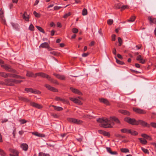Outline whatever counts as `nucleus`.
Segmentation results:
<instances>
[{"mask_svg":"<svg viewBox=\"0 0 156 156\" xmlns=\"http://www.w3.org/2000/svg\"><path fill=\"white\" fill-rule=\"evenodd\" d=\"M33 14L36 17H40V14L39 13H37L35 11H34V12Z\"/></svg>","mask_w":156,"mask_h":156,"instance_id":"09e8293b","label":"nucleus"},{"mask_svg":"<svg viewBox=\"0 0 156 156\" xmlns=\"http://www.w3.org/2000/svg\"><path fill=\"white\" fill-rule=\"evenodd\" d=\"M13 27L16 29H17L19 27V25L18 24H12Z\"/></svg>","mask_w":156,"mask_h":156,"instance_id":"4d7b16f0","label":"nucleus"},{"mask_svg":"<svg viewBox=\"0 0 156 156\" xmlns=\"http://www.w3.org/2000/svg\"><path fill=\"white\" fill-rule=\"evenodd\" d=\"M45 87L48 90H50L51 86L50 85L48 84H46L44 85Z\"/></svg>","mask_w":156,"mask_h":156,"instance_id":"3c124183","label":"nucleus"},{"mask_svg":"<svg viewBox=\"0 0 156 156\" xmlns=\"http://www.w3.org/2000/svg\"><path fill=\"white\" fill-rule=\"evenodd\" d=\"M151 125L152 127L154 128H156V123L151 122Z\"/></svg>","mask_w":156,"mask_h":156,"instance_id":"680f3d73","label":"nucleus"},{"mask_svg":"<svg viewBox=\"0 0 156 156\" xmlns=\"http://www.w3.org/2000/svg\"><path fill=\"white\" fill-rule=\"evenodd\" d=\"M7 75L8 77H10L16 78V75L13 74L7 73Z\"/></svg>","mask_w":156,"mask_h":156,"instance_id":"e433bc0d","label":"nucleus"},{"mask_svg":"<svg viewBox=\"0 0 156 156\" xmlns=\"http://www.w3.org/2000/svg\"><path fill=\"white\" fill-rule=\"evenodd\" d=\"M120 151L121 152L124 153H126L129 152V150L128 149L126 148H122L121 149Z\"/></svg>","mask_w":156,"mask_h":156,"instance_id":"2f4dec72","label":"nucleus"},{"mask_svg":"<svg viewBox=\"0 0 156 156\" xmlns=\"http://www.w3.org/2000/svg\"><path fill=\"white\" fill-rule=\"evenodd\" d=\"M121 132L122 133H129V129H122L121 130Z\"/></svg>","mask_w":156,"mask_h":156,"instance_id":"c9c22d12","label":"nucleus"},{"mask_svg":"<svg viewBox=\"0 0 156 156\" xmlns=\"http://www.w3.org/2000/svg\"><path fill=\"white\" fill-rule=\"evenodd\" d=\"M89 55V53L88 52L86 53H83L82 54V56L83 57H86L87 56Z\"/></svg>","mask_w":156,"mask_h":156,"instance_id":"e2e57ef3","label":"nucleus"},{"mask_svg":"<svg viewBox=\"0 0 156 156\" xmlns=\"http://www.w3.org/2000/svg\"><path fill=\"white\" fill-rule=\"evenodd\" d=\"M116 62L117 63L120 65H123L124 64V63L123 62L117 59L116 58Z\"/></svg>","mask_w":156,"mask_h":156,"instance_id":"8fccbe9b","label":"nucleus"},{"mask_svg":"<svg viewBox=\"0 0 156 156\" xmlns=\"http://www.w3.org/2000/svg\"><path fill=\"white\" fill-rule=\"evenodd\" d=\"M51 115L54 118H57L58 117V116L56 114H52Z\"/></svg>","mask_w":156,"mask_h":156,"instance_id":"774afa93","label":"nucleus"},{"mask_svg":"<svg viewBox=\"0 0 156 156\" xmlns=\"http://www.w3.org/2000/svg\"><path fill=\"white\" fill-rule=\"evenodd\" d=\"M136 17L134 16H132L129 20L128 21L129 22H132L134 21Z\"/></svg>","mask_w":156,"mask_h":156,"instance_id":"c756f323","label":"nucleus"},{"mask_svg":"<svg viewBox=\"0 0 156 156\" xmlns=\"http://www.w3.org/2000/svg\"><path fill=\"white\" fill-rule=\"evenodd\" d=\"M30 105L36 108L41 109L43 108V106L40 105L34 102H30Z\"/></svg>","mask_w":156,"mask_h":156,"instance_id":"9d476101","label":"nucleus"},{"mask_svg":"<svg viewBox=\"0 0 156 156\" xmlns=\"http://www.w3.org/2000/svg\"><path fill=\"white\" fill-rule=\"evenodd\" d=\"M22 100L24 101L27 102H31L30 100L26 98H23Z\"/></svg>","mask_w":156,"mask_h":156,"instance_id":"13d9d810","label":"nucleus"},{"mask_svg":"<svg viewBox=\"0 0 156 156\" xmlns=\"http://www.w3.org/2000/svg\"><path fill=\"white\" fill-rule=\"evenodd\" d=\"M23 18L25 21H29V16L27 14V12H24L23 15Z\"/></svg>","mask_w":156,"mask_h":156,"instance_id":"412c9836","label":"nucleus"},{"mask_svg":"<svg viewBox=\"0 0 156 156\" xmlns=\"http://www.w3.org/2000/svg\"><path fill=\"white\" fill-rule=\"evenodd\" d=\"M34 27L33 24H30L29 27V29L31 31H34Z\"/></svg>","mask_w":156,"mask_h":156,"instance_id":"a18cd8bd","label":"nucleus"},{"mask_svg":"<svg viewBox=\"0 0 156 156\" xmlns=\"http://www.w3.org/2000/svg\"><path fill=\"white\" fill-rule=\"evenodd\" d=\"M53 75L55 76L57 78L60 80H65V77L64 75H61L56 73H54Z\"/></svg>","mask_w":156,"mask_h":156,"instance_id":"6ab92c4d","label":"nucleus"},{"mask_svg":"<svg viewBox=\"0 0 156 156\" xmlns=\"http://www.w3.org/2000/svg\"><path fill=\"white\" fill-rule=\"evenodd\" d=\"M111 154H115L117 155L118 154L117 152L116 151H112L110 153Z\"/></svg>","mask_w":156,"mask_h":156,"instance_id":"338daca9","label":"nucleus"},{"mask_svg":"<svg viewBox=\"0 0 156 156\" xmlns=\"http://www.w3.org/2000/svg\"><path fill=\"white\" fill-rule=\"evenodd\" d=\"M141 149L142 150V151L144 153H145L146 154H149V151L147 149L144 148L143 147H142L141 148Z\"/></svg>","mask_w":156,"mask_h":156,"instance_id":"58836bf2","label":"nucleus"},{"mask_svg":"<svg viewBox=\"0 0 156 156\" xmlns=\"http://www.w3.org/2000/svg\"><path fill=\"white\" fill-rule=\"evenodd\" d=\"M148 19L149 20L151 24H152L153 23L156 24V18L149 16L148 17Z\"/></svg>","mask_w":156,"mask_h":156,"instance_id":"4468645a","label":"nucleus"},{"mask_svg":"<svg viewBox=\"0 0 156 156\" xmlns=\"http://www.w3.org/2000/svg\"><path fill=\"white\" fill-rule=\"evenodd\" d=\"M99 132L100 133L102 134L104 136H107L108 137H109L110 134V133L107 132L105 131L102 130H99Z\"/></svg>","mask_w":156,"mask_h":156,"instance_id":"a211bd4d","label":"nucleus"},{"mask_svg":"<svg viewBox=\"0 0 156 156\" xmlns=\"http://www.w3.org/2000/svg\"><path fill=\"white\" fill-rule=\"evenodd\" d=\"M4 63V61L0 59V65L2 68L8 72L17 73L15 69H12L10 66L6 64L3 65Z\"/></svg>","mask_w":156,"mask_h":156,"instance_id":"f03ea898","label":"nucleus"},{"mask_svg":"<svg viewBox=\"0 0 156 156\" xmlns=\"http://www.w3.org/2000/svg\"><path fill=\"white\" fill-rule=\"evenodd\" d=\"M70 89L72 92L75 94H77L79 95H82V93L80 91L72 87H70Z\"/></svg>","mask_w":156,"mask_h":156,"instance_id":"ddd939ff","label":"nucleus"},{"mask_svg":"<svg viewBox=\"0 0 156 156\" xmlns=\"http://www.w3.org/2000/svg\"><path fill=\"white\" fill-rule=\"evenodd\" d=\"M136 59L137 60L139 61L140 63L142 64L144 63L145 62V59H144L141 55H139L137 56Z\"/></svg>","mask_w":156,"mask_h":156,"instance_id":"f8f14e48","label":"nucleus"},{"mask_svg":"<svg viewBox=\"0 0 156 156\" xmlns=\"http://www.w3.org/2000/svg\"><path fill=\"white\" fill-rule=\"evenodd\" d=\"M55 100L56 101H61L65 104H69V102L68 100H65L58 97H55Z\"/></svg>","mask_w":156,"mask_h":156,"instance_id":"9b49d317","label":"nucleus"},{"mask_svg":"<svg viewBox=\"0 0 156 156\" xmlns=\"http://www.w3.org/2000/svg\"><path fill=\"white\" fill-rule=\"evenodd\" d=\"M26 76L29 77H36V74H34L32 72L27 71Z\"/></svg>","mask_w":156,"mask_h":156,"instance_id":"aec40b11","label":"nucleus"},{"mask_svg":"<svg viewBox=\"0 0 156 156\" xmlns=\"http://www.w3.org/2000/svg\"><path fill=\"white\" fill-rule=\"evenodd\" d=\"M128 8V6L127 5H123L121 7V10H122L125 9H127Z\"/></svg>","mask_w":156,"mask_h":156,"instance_id":"5fc2aeb1","label":"nucleus"},{"mask_svg":"<svg viewBox=\"0 0 156 156\" xmlns=\"http://www.w3.org/2000/svg\"><path fill=\"white\" fill-rule=\"evenodd\" d=\"M20 147L22 149L25 151H27L28 149V145L26 144H21Z\"/></svg>","mask_w":156,"mask_h":156,"instance_id":"5701e85b","label":"nucleus"},{"mask_svg":"<svg viewBox=\"0 0 156 156\" xmlns=\"http://www.w3.org/2000/svg\"><path fill=\"white\" fill-rule=\"evenodd\" d=\"M87 14V11L86 9L84 8L83 9L82 11V15L83 16H86Z\"/></svg>","mask_w":156,"mask_h":156,"instance_id":"f704fd0d","label":"nucleus"},{"mask_svg":"<svg viewBox=\"0 0 156 156\" xmlns=\"http://www.w3.org/2000/svg\"><path fill=\"white\" fill-rule=\"evenodd\" d=\"M141 136L142 137H143L144 138H145L146 139L147 138V137L149 136L145 133L142 134H141Z\"/></svg>","mask_w":156,"mask_h":156,"instance_id":"6e6d98bb","label":"nucleus"},{"mask_svg":"<svg viewBox=\"0 0 156 156\" xmlns=\"http://www.w3.org/2000/svg\"><path fill=\"white\" fill-rule=\"evenodd\" d=\"M34 93L35 94H39L41 93V92L39 90H34Z\"/></svg>","mask_w":156,"mask_h":156,"instance_id":"052dcab7","label":"nucleus"},{"mask_svg":"<svg viewBox=\"0 0 156 156\" xmlns=\"http://www.w3.org/2000/svg\"><path fill=\"white\" fill-rule=\"evenodd\" d=\"M40 48H49V45L47 42H44L41 44L39 46Z\"/></svg>","mask_w":156,"mask_h":156,"instance_id":"f3484780","label":"nucleus"},{"mask_svg":"<svg viewBox=\"0 0 156 156\" xmlns=\"http://www.w3.org/2000/svg\"><path fill=\"white\" fill-rule=\"evenodd\" d=\"M9 151L15 154L17 156H18L19 152L17 150L12 149H10Z\"/></svg>","mask_w":156,"mask_h":156,"instance_id":"a878e982","label":"nucleus"},{"mask_svg":"<svg viewBox=\"0 0 156 156\" xmlns=\"http://www.w3.org/2000/svg\"><path fill=\"white\" fill-rule=\"evenodd\" d=\"M107 22L108 24L109 25H112L113 23V21L112 19H109L107 20Z\"/></svg>","mask_w":156,"mask_h":156,"instance_id":"37998d69","label":"nucleus"},{"mask_svg":"<svg viewBox=\"0 0 156 156\" xmlns=\"http://www.w3.org/2000/svg\"><path fill=\"white\" fill-rule=\"evenodd\" d=\"M135 124L136 125H140L144 127H149V125L147 124V122L142 120H139L137 121V122Z\"/></svg>","mask_w":156,"mask_h":156,"instance_id":"39448f33","label":"nucleus"},{"mask_svg":"<svg viewBox=\"0 0 156 156\" xmlns=\"http://www.w3.org/2000/svg\"><path fill=\"white\" fill-rule=\"evenodd\" d=\"M14 83L16 84L20 83L21 82H23L22 80H19L14 79Z\"/></svg>","mask_w":156,"mask_h":156,"instance_id":"de8ad7c7","label":"nucleus"},{"mask_svg":"<svg viewBox=\"0 0 156 156\" xmlns=\"http://www.w3.org/2000/svg\"><path fill=\"white\" fill-rule=\"evenodd\" d=\"M14 79H6L4 80L5 85L8 86H13L14 85Z\"/></svg>","mask_w":156,"mask_h":156,"instance_id":"0eeeda50","label":"nucleus"},{"mask_svg":"<svg viewBox=\"0 0 156 156\" xmlns=\"http://www.w3.org/2000/svg\"><path fill=\"white\" fill-rule=\"evenodd\" d=\"M69 99L75 103L78 104L79 105H82V102L78 98H69Z\"/></svg>","mask_w":156,"mask_h":156,"instance_id":"1a4fd4ad","label":"nucleus"},{"mask_svg":"<svg viewBox=\"0 0 156 156\" xmlns=\"http://www.w3.org/2000/svg\"><path fill=\"white\" fill-rule=\"evenodd\" d=\"M112 41H115V34H112Z\"/></svg>","mask_w":156,"mask_h":156,"instance_id":"0e129e2a","label":"nucleus"},{"mask_svg":"<svg viewBox=\"0 0 156 156\" xmlns=\"http://www.w3.org/2000/svg\"><path fill=\"white\" fill-rule=\"evenodd\" d=\"M32 134L38 137H45L44 134L38 133L37 132H34L31 133Z\"/></svg>","mask_w":156,"mask_h":156,"instance_id":"2eb2a0df","label":"nucleus"},{"mask_svg":"<svg viewBox=\"0 0 156 156\" xmlns=\"http://www.w3.org/2000/svg\"><path fill=\"white\" fill-rule=\"evenodd\" d=\"M119 112L125 115H130V113L129 112L124 110H119Z\"/></svg>","mask_w":156,"mask_h":156,"instance_id":"4be33fe9","label":"nucleus"},{"mask_svg":"<svg viewBox=\"0 0 156 156\" xmlns=\"http://www.w3.org/2000/svg\"><path fill=\"white\" fill-rule=\"evenodd\" d=\"M139 140H140V142L143 144L146 145L147 143V141L145 139L139 138Z\"/></svg>","mask_w":156,"mask_h":156,"instance_id":"cd10ccee","label":"nucleus"},{"mask_svg":"<svg viewBox=\"0 0 156 156\" xmlns=\"http://www.w3.org/2000/svg\"><path fill=\"white\" fill-rule=\"evenodd\" d=\"M51 106L54 107V109L57 111H61L63 110V108L60 106H57L54 105H52Z\"/></svg>","mask_w":156,"mask_h":156,"instance_id":"b1692460","label":"nucleus"},{"mask_svg":"<svg viewBox=\"0 0 156 156\" xmlns=\"http://www.w3.org/2000/svg\"><path fill=\"white\" fill-rule=\"evenodd\" d=\"M111 117V120L112 122H113V121H114L117 124H119L120 123V121L117 118L115 117Z\"/></svg>","mask_w":156,"mask_h":156,"instance_id":"393cba45","label":"nucleus"},{"mask_svg":"<svg viewBox=\"0 0 156 156\" xmlns=\"http://www.w3.org/2000/svg\"><path fill=\"white\" fill-rule=\"evenodd\" d=\"M115 7L117 9H119L121 8L122 6L121 4L120 3H119L115 5Z\"/></svg>","mask_w":156,"mask_h":156,"instance_id":"864d4df0","label":"nucleus"},{"mask_svg":"<svg viewBox=\"0 0 156 156\" xmlns=\"http://www.w3.org/2000/svg\"><path fill=\"white\" fill-rule=\"evenodd\" d=\"M118 41L119 43V46H120L122 45V39L120 37H118Z\"/></svg>","mask_w":156,"mask_h":156,"instance_id":"ea45409f","label":"nucleus"},{"mask_svg":"<svg viewBox=\"0 0 156 156\" xmlns=\"http://www.w3.org/2000/svg\"><path fill=\"white\" fill-rule=\"evenodd\" d=\"M0 76L4 78L8 77L7 73H6L3 72H0Z\"/></svg>","mask_w":156,"mask_h":156,"instance_id":"7c9ffc66","label":"nucleus"},{"mask_svg":"<svg viewBox=\"0 0 156 156\" xmlns=\"http://www.w3.org/2000/svg\"><path fill=\"white\" fill-rule=\"evenodd\" d=\"M36 77L37 76H40L44 78H46L48 80L50 78V76L46 74L42 73H36Z\"/></svg>","mask_w":156,"mask_h":156,"instance_id":"423d86ee","label":"nucleus"},{"mask_svg":"<svg viewBox=\"0 0 156 156\" xmlns=\"http://www.w3.org/2000/svg\"><path fill=\"white\" fill-rule=\"evenodd\" d=\"M39 156H50V155L48 154H45L42 152H41L39 153Z\"/></svg>","mask_w":156,"mask_h":156,"instance_id":"4c0bfd02","label":"nucleus"},{"mask_svg":"<svg viewBox=\"0 0 156 156\" xmlns=\"http://www.w3.org/2000/svg\"><path fill=\"white\" fill-rule=\"evenodd\" d=\"M129 133L131 134L132 135H136L138 134V133L136 131L129 129Z\"/></svg>","mask_w":156,"mask_h":156,"instance_id":"bb28decb","label":"nucleus"},{"mask_svg":"<svg viewBox=\"0 0 156 156\" xmlns=\"http://www.w3.org/2000/svg\"><path fill=\"white\" fill-rule=\"evenodd\" d=\"M0 154L2 156H5L6 154L3 150L1 149H0Z\"/></svg>","mask_w":156,"mask_h":156,"instance_id":"79ce46f5","label":"nucleus"},{"mask_svg":"<svg viewBox=\"0 0 156 156\" xmlns=\"http://www.w3.org/2000/svg\"><path fill=\"white\" fill-rule=\"evenodd\" d=\"M106 149L107 151L109 153H110L112 151L111 148L110 147H106Z\"/></svg>","mask_w":156,"mask_h":156,"instance_id":"69168bd1","label":"nucleus"},{"mask_svg":"<svg viewBox=\"0 0 156 156\" xmlns=\"http://www.w3.org/2000/svg\"><path fill=\"white\" fill-rule=\"evenodd\" d=\"M21 124H24L27 122V121L24 119H21L19 120Z\"/></svg>","mask_w":156,"mask_h":156,"instance_id":"49530a36","label":"nucleus"},{"mask_svg":"<svg viewBox=\"0 0 156 156\" xmlns=\"http://www.w3.org/2000/svg\"><path fill=\"white\" fill-rule=\"evenodd\" d=\"M71 15V13L70 12H69L68 13L66 14L63 17L65 18H67L68 17L70 16Z\"/></svg>","mask_w":156,"mask_h":156,"instance_id":"603ef678","label":"nucleus"},{"mask_svg":"<svg viewBox=\"0 0 156 156\" xmlns=\"http://www.w3.org/2000/svg\"><path fill=\"white\" fill-rule=\"evenodd\" d=\"M67 120L73 123L76 124L78 125H80L82 124L83 123V121L76 119L74 118H67Z\"/></svg>","mask_w":156,"mask_h":156,"instance_id":"7ed1b4c3","label":"nucleus"},{"mask_svg":"<svg viewBox=\"0 0 156 156\" xmlns=\"http://www.w3.org/2000/svg\"><path fill=\"white\" fill-rule=\"evenodd\" d=\"M36 27L37 28V29L39 30V31L43 33L44 34L45 33V32L44 31V30L41 27L38 26H36Z\"/></svg>","mask_w":156,"mask_h":156,"instance_id":"72a5a7b5","label":"nucleus"},{"mask_svg":"<svg viewBox=\"0 0 156 156\" xmlns=\"http://www.w3.org/2000/svg\"><path fill=\"white\" fill-rule=\"evenodd\" d=\"M133 111L138 114H145L146 113V112L145 110L137 108H133Z\"/></svg>","mask_w":156,"mask_h":156,"instance_id":"6e6552de","label":"nucleus"},{"mask_svg":"<svg viewBox=\"0 0 156 156\" xmlns=\"http://www.w3.org/2000/svg\"><path fill=\"white\" fill-rule=\"evenodd\" d=\"M97 122L100 123V126L104 128L113 127L114 124L111 120V117L109 118H103L97 119Z\"/></svg>","mask_w":156,"mask_h":156,"instance_id":"f257e3e1","label":"nucleus"},{"mask_svg":"<svg viewBox=\"0 0 156 156\" xmlns=\"http://www.w3.org/2000/svg\"><path fill=\"white\" fill-rule=\"evenodd\" d=\"M72 32L74 34H76L78 32V30L77 29L74 28L72 29Z\"/></svg>","mask_w":156,"mask_h":156,"instance_id":"a19ab883","label":"nucleus"},{"mask_svg":"<svg viewBox=\"0 0 156 156\" xmlns=\"http://www.w3.org/2000/svg\"><path fill=\"white\" fill-rule=\"evenodd\" d=\"M50 53L51 54L53 55H58V53L55 51H52L50 52Z\"/></svg>","mask_w":156,"mask_h":156,"instance_id":"bf43d9fd","label":"nucleus"},{"mask_svg":"<svg viewBox=\"0 0 156 156\" xmlns=\"http://www.w3.org/2000/svg\"><path fill=\"white\" fill-rule=\"evenodd\" d=\"M48 80L50 81L51 83L54 84H58V82L55 80H54L53 79L51 78L50 76V78L48 79Z\"/></svg>","mask_w":156,"mask_h":156,"instance_id":"c85d7f7f","label":"nucleus"},{"mask_svg":"<svg viewBox=\"0 0 156 156\" xmlns=\"http://www.w3.org/2000/svg\"><path fill=\"white\" fill-rule=\"evenodd\" d=\"M124 120L126 122L132 125H136V124L137 122V120L134 119H131L129 117H127L124 119Z\"/></svg>","mask_w":156,"mask_h":156,"instance_id":"20e7f679","label":"nucleus"},{"mask_svg":"<svg viewBox=\"0 0 156 156\" xmlns=\"http://www.w3.org/2000/svg\"><path fill=\"white\" fill-rule=\"evenodd\" d=\"M50 91L54 92H58V90L56 89V88L51 87V89L50 90Z\"/></svg>","mask_w":156,"mask_h":156,"instance_id":"c03bdc74","label":"nucleus"},{"mask_svg":"<svg viewBox=\"0 0 156 156\" xmlns=\"http://www.w3.org/2000/svg\"><path fill=\"white\" fill-rule=\"evenodd\" d=\"M25 90L27 92H30L34 93V90L31 88H26L25 89Z\"/></svg>","mask_w":156,"mask_h":156,"instance_id":"473e14b6","label":"nucleus"},{"mask_svg":"<svg viewBox=\"0 0 156 156\" xmlns=\"http://www.w3.org/2000/svg\"><path fill=\"white\" fill-rule=\"evenodd\" d=\"M99 100L100 102L103 103L107 105H110L108 101L106 99L103 98H100Z\"/></svg>","mask_w":156,"mask_h":156,"instance_id":"dca6fc26","label":"nucleus"}]
</instances>
